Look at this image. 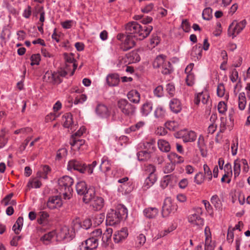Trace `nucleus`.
Returning a JSON list of instances; mask_svg holds the SVG:
<instances>
[{
    "mask_svg": "<svg viewBox=\"0 0 250 250\" xmlns=\"http://www.w3.org/2000/svg\"><path fill=\"white\" fill-rule=\"evenodd\" d=\"M152 29L153 27L151 25H141L136 21L129 22L125 25L126 33L140 40H143L147 37Z\"/></svg>",
    "mask_w": 250,
    "mask_h": 250,
    "instance_id": "f257e3e1",
    "label": "nucleus"
},
{
    "mask_svg": "<svg viewBox=\"0 0 250 250\" xmlns=\"http://www.w3.org/2000/svg\"><path fill=\"white\" fill-rule=\"evenodd\" d=\"M127 210L123 205H118L115 209H110L107 214L106 221L109 226L119 223L124 217H126Z\"/></svg>",
    "mask_w": 250,
    "mask_h": 250,
    "instance_id": "f03ea898",
    "label": "nucleus"
},
{
    "mask_svg": "<svg viewBox=\"0 0 250 250\" xmlns=\"http://www.w3.org/2000/svg\"><path fill=\"white\" fill-rule=\"evenodd\" d=\"M74 183L73 179L68 176H64L58 180L59 189L63 195L64 199H69L72 195L73 188L72 186Z\"/></svg>",
    "mask_w": 250,
    "mask_h": 250,
    "instance_id": "7ed1b4c3",
    "label": "nucleus"
},
{
    "mask_svg": "<svg viewBox=\"0 0 250 250\" xmlns=\"http://www.w3.org/2000/svg\"><path fill=\"white\" fill-rule=\"evenodd\" d=\"M117 106L121 112L125 116L131 117L135 114L136 107L127 100L121 99L117 102Z\"/></svg>",
    "mask_w": 250,
    "mask_h": 250,
    "instance_id": "20e7f679",
    "label": "nucleus"
},
{
    "mask_svg": "<svg viewBox=\"0 0 250 250\" xmlns=\"http://www.w3.org/2000/svg\"><path fill=\"white\" fill-rule=\"evenodd\" d=\"M166 57L163 55H160L156 57L153 62L154 68H158L162 67V73L164 74H168L170 73V62L166 61Z\"/></svg>",
    "mask_w": 250,
    "mask_h": 250,
    "instance_id": "39448f33",
    "label": "nucleus"
},
{
    "mask_svg": "<svg viewBox=\"0 0 250 250\" xmlns=\"http://www.w3.org/2000/svg\"><path fill=\"white\" fill-rule=\"evenodd\" d=\"M247 22L244 20L239 22L233 21L229 26L228 29V35L232 38L238 35L245 27Z\"/></svg>",
    "mask_w": 250,
    "mask_h": 250,
    "instance_id": "423d86ee",
    "label": "nucleus"
},
{
    "mask_svg": "<svg viewBox=\"0 0 250 250\" xmlns=\"http://www.w3.org/2000/svg\"><path fill=\"white\" fill-rule=\"evenodd\" d=\"M67 169L71 171L76 170L81 173H84L87 170V165L82 161L72 159L68 163Z\"/></svg>",
    "mask_w": 250,
    "mask_h": 250,
    "instance_id": "0eeeda50",
    "label": "nucleus"
},
{
    "mask_svg": "<svg viewBox=\"0 0 250 250\" xmlns=\"http://www.w3.org/2000/svg\"><path fill=\"white\" fill-rule=\"evenodd\" d=\"M177 209V205L172 202L170 199H167L165 201L163 206L162 215L164 217H167L169 214L174 213Z\"/></svg>",
    "mask_w": 250,
    "mask_h": 250,
    "instance_id": "6e6552de",
    "label": "nucleus"
},
{
    "mask_svg": "<svg viewBox=\"0 0 250 250\" xmlns=\"http://www.w3.org/2000/svg\"><path fill=\"white\" fill-rule=\"evenodd\" d=\"M58 235L61 239L69 241L74 237L75 232L74 229L64 226L61 229Z\"/></svg>",
    "mask_w": 250,
    "mask_h": 250,
    "instance_id": "1a4fd4ad",
    "label": "nucleus"
},
{
    "mask_svg": "<svg viewBox=\"0 0 250 250\" xmlns=\"http://www.w3.org/2000/svg\"><path fill=\"white\" fill-rule=\"evenodd\" d=\"M70 144L74 150H77L81 152L87 148V146L85 144V140L74 137V135H72Z\"/></svg>",
    "mask_w": 250,
    "mask_h": 250,
    "instance_id": "9d476101",
    "label": "nucleus"
},
{
    "mask_svg": "<svg viewBox=\"0 0 250 250\" xmlns=\"http://www.w3.org/2000/svg\"><path fill=\"white\" fill-rule=\"evenodd\" d=\"M98 240L93 237H89L82 243L80 245V250H94L98 247Z\"/></svg>",
    "mask_w": 250,
    "mask_h": 250,
    "instance_id": "9b49d317",
    "label": "nucleus"
},
{
    "mask_svg": "<svg viewBox=\"0 0 250 250\" xmlns=\"http://www.w3.org/2000/svg\"><path fill=\"white\" fill-rule=\"evenodd\" d=\"M128 235V229L126 228H122L120 230L115 231L113 235L114 241L116 243H122L125 241Z\"/></svg>",
    "mask_w": 250,
    "mask_h": 250,
    "instance_id": "f8f14e48",
    "label": "nucleus"
},
{
    "mask_svg": "<svg viewBox=\"0 0 250 250\" xmlns=\"http://www.w3.org/2000/svg\"><path fill=\"white\" fill-rule=\"evenodd\" d=\"M65 62L66 63V69L68 70L69 67H70V64H71L73 67V70L71 73L70 75L72 76L74 74L75 70L77 67V64L76 63V61L75 60L73 54L64 53L63 54Z\"/></svg>",
    "mask_w": 250,
    "mask_h": 250,
    "instance_id": "ddd939ff",
    "label": "nucleus"
},
{
    "mask_svg": "<svg viewBox=\"0 0 250 250\" xmlns=\"http://www.w3.org/2000/svg\"><path fill=\"white\" fill-rule=\"evenodd\" d=\"M132 35H127L125 37L124 42L121 44L120 48L124 51H126L133 48L135 45V42Z\"/></svg>",
    "mask_w": 250,
    "mask_h": 250,
    "instance_id": "4468645a",
    "label": "nucleus"
},
{
    "mask_svg": "<svg viewBox=\"0 0 250 250\" xmlns=\"http://www.w3.org/2000/svg\"><path fill=\"white\" fill-rule=\"evenodd\" d=\"M177 178L173 174L167 175L164 176L160 181V187L165 189L167 187L168 185H172L173 182H177Z\"/></svg>",
    "mask_w": 250,
    "mask_h": 250,
    "instance_id": "2eb2a0df",
    "label": "nucleus"
},
{
    "mask_svg": "<svg viewBox=\"0 0 250 250\" xmlns=\"http://www.w3.org/2000/svg\"><path fill=\"white\" fill-rule=\"evenodd\" d=\"M62 205V201L58 196L50 197L47 203V207L51 209L60 208Z\"/></svg>",
    "mask_w": 250,
    "mask_h": 250,
    "instance_id": "dca6fc26",
    "label": "nucleus"
},
{
    "mask_svg": "<svg viewBox=\"0 0 250 250\" xmlns=\"http://www.w3.org/2000/svg\"><path fill=\"white\" fill-rule=\"evenodd\" d=\"M202 48L201 44L194 46L190 52L191 58L194 61L200 60L202 57Z\"/></svg>",
    "mask_w": 250,
    "mask_h": 250,
    "instance_id": "f3484780",
    "label": "nucleus"
},
{
    "mask_svg": "<svg viewBox=\"0 0 250 250\" xmlns=\"http://www.w3.org/2000/svg\"><path fill=\"white\" fill-rule=\"evenodd\" d=\"M183 140L184 142H192L195 141L197 136L196 133L193 131L183 130L181 132Z\"/></svg>",
    "mask_w": 250,
    "mask_h": 250,
    "instance_id": "a211bd4d",
    "label": "nucleus"
},
{
    "mask_svg": "<svg viewBox=\"0 0 250 250\" xmlns=\"http://www.w3.org/2000/svg\"><path fill=\"white\" fill-rule=\"evenodd\" d=\"M112 163L111 161L107 157H103L100 166V169L104 173H106L111 170Z\"/></svg>",
    "mask_w": 250,
    "mask_h": 250,
    "instance_id": "6ab92c4d",
    "label": "nucleus"
},
{
    "mask_svg": "<svg viewBox=\"0 0 250 250\" xmlns=\"http://www.w3.org/2000/svg\"><path fill=\"white\" fill-rule=\"evenodd\" d=\"M106 83L110 86H116L120 82L119 76L117 74H109L106 77Z\"/></svg>",
    "mask_w": 250,
    "mask_h": 250,
    "instance_id": "aec40b11",
    "label": "nucleus"
},
{
    "mask_svg": "<svg viewBox=\"0 0 250 250\" xmlns=\"http://www.w3.org/2000/svg\"><path fill=\"white\" fill-rule=\"evenodd\" d=\"M144 215L148 219L155 218L158 214L159 210L155 207H148L144 210Z\"/></svg>",
    "mask_w": 250,
    "mask_h": 250,
    "instance_id": "412c9836",
    "label": "nucleus"
},
{
    "mask_svg": "<svg viewBox=\"0 0 250 250\" xmlns=\"http://www.w3.org/2000/svg\"><path fill=\"white\" fill-rule=\"evenodd\" d=\"M209 96L206 92H200L197 94L195 97L194 103L196 105H199L200 102H201L203 104H206L208 103L209 99Z\"/></svg>",
    "mask_w": 250,
    "mask_h": 250,
    "instance_id": "4be33fe9",
    "label": "nucleus"
},
{
    "mask_svg": "<svg viewBox=\"0 0 250 250\" xmlns=\"http://www.w3.org/2000/svg\"><path fill=\"white\" fill-rule=\"evenodd\" d=\"M157 179V177L156 174H149L146 179L144 184L143 188L144 189L146 190L151 187L155 183Z\"/></svg>",
    "mask_w": 250,
    "mask_h": 250,
    "instance_id": "5701e85b",
    "label": "nucleus"
},
{
    "mask_svg": "<svg viewBox=\"0 0 250 250\" xmlns=\"http://www.w3.org/2000/svg\"><path fill=\"white\" fill-rule=\"evenodd\" d=\"M188 221L192 224L197 226H201L204 224V220L201 216L197 213H194L189 216Z\"/></svg>",
    "mask_w": 250,
    "mask_h": 250,
    "instance_id": "b1692460",
    "label": "nucleus"
},
{
    "mask_svg": "<svg viewBox=\"0 0 250 250\" xmlns=\"http://www.w3.org/2000/svg\"><path fill=\"white\" fill-rule=\"evenodd\" d=\"M128 100L134 104H138L140 101V93L136 90L130 91L127 94Z\"/></svg>",
    "mask_w": 250,
    "mask_h": 250,
    "instance_id": "393cba45",
    "label": "nucleus"
},
{
    "mask_svg": "<svg viewBox=\"0 0 250 250\" xmlns=\"http://www.w3.org/2000/svg\"><path fill=\"white\" fill-rule=\"evenodd\" d=\"M96 113L102 117H106L109 115V111L106 106L103 104H99L96 108Z\"/></svg>",
    "mask_w": 250,
    "mask_h": 250,
    "instance_id": "a878e982",
    "label": "nucleus"
},
{
    "mask_svg": "<svg viewBox=\"0 0 250 250\" xmlns=\"http://www.w3.org/2000/svg\"><path fill=\"white\" fill-rule=\"evenodd\" d=\"M104 205V200L102 197L97 196L91 203V206L96 210L101 209Z\"/></svg>",
    "mask_w": 250,
    "mask_h": 250,
    "instance_id": "bb28decb",
    "label": "nucleus"
},
{
    "mask_svg": "<svg viewBox=\"0 0 250 250\" xmlns=\"http://www.w3.org/2000/svg\"><path fill=\"white\" fill-rule=\"evenodd\" d=\"M171 110L176 113L179 112L182 109L181 104L177 99H172L169 103Z\"/></svg>",
    "mask_w": 250,
    "mask_h": 250,
    "instance_id": "cd10ccee",
    "label": "nucleus"
},
{
    "mask_svg": "<svg viewBox=\"0 0 250 250\" xmlns=\"http://www.w3.org/2000/svg\"><path fill=\"white\" fill-rule=\"evenodd\" d=\"M83 200L85 203L92 202L96 197L95 196V190L93 188H88L85 193L83 195Z\"/></svg>",
    "mask_w": 250,
    "mask_h": 250,
    "instance_id": "c85d7f7f",
    "label": "nucleus"
},
{
    "mask_svg": "<svg viewBox=\"0 0 250 250\" xmlns=\"http://www.w3.org/2000/svg\"><path fill=\"white\" fill-rule=\"evenodd\" d=\"M152 110V104L150 102H146L144 104L141 108L140 112L142 116H147Z\"/></svg>",
    "mask_w": 250,
    "mask_h": 250,
    "instance_id": "c756f323",
    "label": "nucleus"
},
{
    "mask_svg": "<svg viewBox=\"0 0 250 250\" xmlns=\"http://www.w3.org/2000/svg\"><path fill=\"white\" fill-rule=\"evenodd\" d=\"M41 186V182L37 178L30 179L27 184L26 190L27 191L32 188H40Z\"/></svg>",
    "mask_w": 250,
    "mask_h": 250,
    "instance_id": "7c9ffc66",
    "label": "nucleus"
},
{
    "mask_svg": "<svg viewBox=\"0 0 250 250\" xmlns=\"http://www.w3.org/2000/svg\"><path fill=\"white\" fill-rule=\"evenodd\" d=\"M63 126L64 127H71L73 123L72 115L71 113H66L62 116Z\"/></svg>",
    "mask_w": 250,
    "mask_h": 250,
    "instance_id": "2f4dec72",
    "label": "nucleus"
},
{
    "mask_svg": "<svg viewBox=\"0 0 250 250\" xmlns=\"http://www.w3.org/2000/svg\"><path fill=\"white\" fill-rule=\"evenodd\" d=\"M76 189L77 193L80 195H83L88 189L85 182H78L76 186Z\"/></svg>",
    "mask_w": 250,
    "mask_h": 250,
    "instance_id": "473e14b6",
    "label": "nucleus"
},
{
    "mask_svg": "<svg viewBox=\"0 0 250 250\" xmlns=\"http://www.w3.org/2000/svg\"><path fill=\"white\" fill-rule=\"evenodd\" d=\"M158 146L162 151L167 152L170 150V146L168 142L164 140H159Z\"/></svg>",
    "mask_w": 250,
    "mask_h": 250,
    "instance_id": "72a5a7b5",
    "label": "nucleus"
},
{
    "mask_svg": "<svg viewBox=\"0 0 250 250\" xmlns=\"http://www.w3.org/2000/svg\"><path fill=\"white\" fill-rule=\"evenodd\" d=\"M247 104L246 97L244 92H241L238 95V107L241 110H243Z\"/></svg>",
    "mask_w": 250,
    "mask_h": 250,
    "instance_id": "f704fd0d",
    "label": "nucleus"
},
{
    "mask_svg": "<svg viewBox=\"0 0 250 250\" xmlns=\"http://www.w3.org/2000/svg\"><path fill=\"white\" fill-rule=\"evenodd\" d=\"M23 219L22 217H19L17 219L16 223L13 226V230L16 234H18L21 231L23 225Z\"/></svg>",
    "mask_w": 250,
    "mask_h": 250,
    "instance_id": "c9c22d12",
    "label": "nucleus"
},
{
    "mask_svg": "<svg viewBox=\"0 0 250 250\" xmlns=\"http://www.w3.org/2000/svg\"><path fill=\"white\" fill-rule=\"evenodd\" d=\"M210 202L216 209L220 210L222 208V204L217 195H213L211 198Z\"/></svg>",
    "mask_w": 250,
    "mask_h": 250,
    "instance_id": "e433bc0d",
    "label": "nucleus"
},
{
    "mask_svg": "<svg viewBox=\"0 0 250 250\" xmlns=\"http://www.w3.org/2000/svg\"><path fill=\"white\" fill-rule=\"evenodd\" d=\"M55 232L54 231H50L46 234L43 235L41 237V241H42L44 244L47 245L54 237Z\"/></svg>",
    "mask_w": 250,
    "mask_h": 250,
    "instance_id": "4c0bfd02",
    "label": "nucleus"
},
{
    "mask_svg": "<svg viewBox=\"0 0 250 250\" xmlns=\"http://www.w3.org/2000/svg\"><path fill=\"white\" fill-rule=\"evenodd\" d=\"M51 169L49 166L45 165L42 166V170L38 172L37 176L39 177L43 178L44 179L47 178V174L50 171Z\"/></svg>",
    "mask_w": 250,
    "mask_h": 250,
    "instance_id": "58836bf2",
    "label": "nucleus"
},
{
    "mask_svg": "<svg viewBox=\"0 0 250 250\" xmlns=\"http://www.w3.org/2000/svg\"><path fill=\"white\" fill-rule=\"evenodd\" d=\"M233 171L234 178H236L239 175L241 171L240 160L239 159L235 160L234 162Z\"/></svg>",
    "mask_w": 250,
    "mask_h": 250,
    "instance_id": "ea45409f",
    "label": "nucleus"
},
{
    "mask_svg": "<svg viewBox=\"0 0 250 250\" xmlns=\"http://www.w3.org/2000/svg\"><path fill=\"white\" fill-rule=\"evenodd\" d=\"M169 158L171 162L175 164H181L184 162V159L175 153H172L169 155Z\"/></svg>",
    "mask_w": 250,
    "mask_h": 250,
    "instance_id": "a19ab883",
    "label": "nucleus"
},
{
    "mask_svg": "<svg viewBox=\"0 0 250 250\" xmlns=\"http://www.w3.org/2000/svg\"><path fill=\"white\" fill-rule=\"evenodd\" d=\"M206 177L202 172H198L194 176V182L197 185H201L204 182Z\"/></svg>",
    "mask_w": 250,
    "mask_h": 250,
    "instance_id": "79ce46f5",
    "label": "nucleus"
},
{
    "mask_svg": "<svg viewBox=\"0 0 250 250\" xmlns=\"http://www.w3.org/2000/svg\"><path fill=\"white\" fill-rule=\"evenodd\" d=\"M137 157L140 161H146L149 159L150 154L146 151H141L137 153Z\"/></svg>",
    "mask_w": 250,
    "mask_h": 250,
    "instance_id": "37998d69",
    "label": "nucleus"
},
{
    "mask_svg": "<svg viewBox=\"0 0 250 250\" xmlns=\"http://www.w3.org/2000/svg\"><path fill=\"white\" fill-rule=\"evenodd\" d=\"M166 111L161 106H158L155 110L154 116L157 118H163L165 117Z\"/></svg>",
    "mask_w": 250,
    "mask_h": 250,
    "instance_id": "c03bdc74",
    "label": "nucleus"
},
{
    "mask_svg": "<svg viewBox=\"0 0 250 250\" xmlns=\"http://www.w3.org/2000/svg\"><path fill=\"white\" fill-rule=\"evenodd\" d=\"M176 229V227L174 226L173 225H170L169 227H168L167 229H165L164 230H162L160 231H159L158 233V236L160 237H163L166 235H167L168 234L175 230Z\"/></svg>",
    "mask_w": 250,
    "mask_h": 250,
    "instance_id": "a18cd8bd",
    "label": "nucleus"
},
{
    "mask_svg": "<svg viewBox=\"0 0 250 250\" xmlns=\"http://www.w3.org/2000/svg\"><path fill=\"white\" fill-rule=\"evenodd\" d=\"M212 10L210 7L205 8L202 13V17L204 20H209L212 17Z\"/></svg>",
    "mask_w": 250,
    "mask_h": 250,
    "instance_id": "49530a36",
    "label": "nucleus"
},
{
    "mask_svg": "<svg viewBox=\"0 0 250 250\" xmlns=\"http://www.w3.org/2000/svg\"><path fill=\"white\" fill-rule=\"evenodd\" d=\"M203 169L204 171V176L208 181L211 180L212 178V174L209 167L207 164H204L203 166Z\"/></svg>",
    "mask_w": 250,
    "mask_h": 250,
    "instance_id": "de8ad7c7",
    "label": "nucleus"
},
{
    "mask_svg": "<svg viewBox=\"0 0 250 250\" xmlns=\"http://www.w3.org/2000/svg\"><path fill=\"white\" fill-rule=\"evenodd\" d=\"M67 154V150L65 148L59 149L56 154V159L61 160L62 158L65 157Z\"/></svg>",
    "mask_w": 250,
    "mask_h": 250,
    "instance_id": "09e8293b",
    "label": "nucleus"
},
{
    "mask_svg": "<svg viewBox=\"0 0 250 250\" xmlns=\"http://www.w3.org/2000/svg\"><path fill=\"white\" fill-rule=\"evenodd\" d=\"M112 233V229L109 228L106 229V232H104L102 236V241L104 243H107L111 239Z\"/></svg>",
    "mask_w": 250,
    "mask_h": 250,
    "instance_id": "8fccbe9b",
    "label": "nucleus"
},
{
    "mask_svg": "<svg viewBox=\"0 0 250 250\" xmlns=\"http://www.w3.org/2000/svg\"><path fill=\"white\" fill-rule=\"evenodd\" d=\"M166 127L170 130L174 131L178 128V123L175 121H168L165 124Z\"/></svg>",
    "mask_w": 250,
    "mask_h": 250,
    "instance_id": "3c124183",
    "label": "nucleus"
},
{
    "mask_svg": "<svg viewBox=\"0 0 250 250\" xmlns=\"http://www.w3.org/2000/svg\"><path fill=\"white\" fill-rule=\"evenodd\" d=\"M53 77L54 72L53 73L51 71H47L43 76V81L46 82L53 83Z\"/></svg>",
    "mask_w": 250,
    "mask_h": 250,
    "instance_id": "603ef678",
    "label": "nucleus"
},
{
    "mask_svg": "<svg viewBox=\"0 0 250 250\" xmlns=\"http://www.w3.org/2000/svg\"><path fill=\"white\" fill-rule=\"evenodd\" d=\"M227 119L225 117L220 118V124L219 125V132L223 133L227 129Z\"/></svg>",
    "mask_w": 250,
    "mask_h": 250,
    "instance_id": "864d4df0",
    "label": "nucleus"
},
{
    "mask_svg": "<svg viewBox=\"0 0 250 250\" xmlns=\"http://www.w3.org/2000/svg\"><path fill=\"white\" fill-rule=\"evenodd\" d=\"M146 236L143 234H140L136 238V244L137 247H140L142 246L146 242Z\"/></svg>",
    "mask_w": 250,
    "mask_h": 250,
    "instance_id": "5fc2aeb1",
    "label": "nucleus"
},
{
    "mask_svg": "<svg viewBox=\"0 0 250 250\" xmlns=\"http://www.w3.org/2000/svg\"><path fill=\"white\" fill-rule=\"evenodd\" d=\"M30 60L31 65H38L41 61L40 55L39 54H33L31 56Z\"/></svg>",
    "mask_w": 250,
    "mask_h": 250,
    "instance_id": "6e6d98bb",
    "label": "nucleus"
},
{
    "mask_svg": "<svg viewBox=\"0 0 250 250\" xmlns=\"http://www.w3.org/2000/svg\"><path fill=\"white\" fill-rule=\"evenodd\" d=\"M227 110V106L224 102H220L218 104V110L220 114H224Z\"/></svg>",
    "mask_w": 250,
    "mask_h": 250,
    "instance_id": "4d7b16f0",
    "label": "nucleus"
},
{
    "mask_svg": "<svg viewBox=\"0 0 250 250\" xmlns=\"http://www.w3.org/2000/svg\"><path fill=\"white\" fill-rule=\"evenodd\" d=\"M72 227H73L71 228L74 229L75 231L76 230H78L82 228V223L79 218H76L73 221Z\"/></svg>",
    "mask_w": 250,
    "mask_h": 250,
    "instance_id": "13d9d810",
    "label": "nucleus"
},
{
    "mask_svg": "<svg viewBox=\"0 0 250 250\" xmlns=\"http://www.w3.org/2000/svg\"><path fill=\"white\" fill-rule=\"evenodd\" d=\"M145 125V122L143 121H140L136 123L135 125L130 126V129L132 131H136L142 128Z\"/></svg>",
    "mask_w": 250,
    "mask_h": 250,
    "instance_id": "bf43d9fd",
    "label": "nucleus"
},
{
    "mask_svg": "<svg viewBox=\"0 0 250 250\" xmlns=\"http://www.w3.org/2000/svg\"><path fill=\"white\" fill-rule=\"evenodd\" d=\"M102 231L101 229H95L94 231L92 232L91 233L90 237H93L98 240L99 241V238H100L102 236Z\"/></svg>",
    "mask_w": 250,
    "mask_h": 250,
    "instance_id": "052dcab7",
    "label": "nucleus"
},
{
    "mask_svg": "<svg viewBox=\"0 0 250 250\" xmlns=\"http://www.w3.org/2000/svg\"><path fill=\"white\" fill-rule=\"evenodd\" d=\"M187 84L188 86H192L194 83V76L193 73L187 74L186 79Z\"/></svg>",
    "mask_w": 250,
    "mask_h": 250,
    "instance_id": "680f3d73",
    "label": "nucleus"
},
{
    "mask_svg": "<svg viewBox=\"0 0 250 250\" xmlns=\"http://www.w3.org/2000/svg\"><path fill=\"white\" fill-rule=\"evenodd\" d=\"M175 168L174 165L172 163H167L164 167V172L165 173L171 172Z\"/></svg>",
    "mask_w": 250,
    "mask_h": 250,
    "instance_id": "e2e57ef3",
    "label": "nucleus"
},
{
    "mask_svg": "<svg viewBox=\"0 0 250 250\" xmlns=\"http://www.w3.org/2000/svg\"><path fill=\"white\" fill-rule=\"evenodd\" d=\"M49 216L48 214L45 212L42 211L40 212V218H38V222L40 224H42L44 221Z\"/></svg>",
    "mask_w": 250,
    "mask_h": 250,
    "instance_id": "0e129e2a",
    "label": "nucleus"
},
{
    "mask_svg": "<svg viewBox=\"0 0 250 250\" xmlns=\"http://www.w3.org/2000/svg\"><path fill=\"white\" fill-rule=\"evenodd\" d=\"M145 170L148 173V175L155 174L156 168L153 165L149 164L145 166Z\"/></svg>",
    "mask_w": 250,
    "mask_h": 250,
    "instance_id": "69168bd1",
    "label": "nucleus"
},
{
    "mask_svg": "<svg viewBox=\"0 0 250 250\" xmlns=\"http://www.w3.org/2000/svg\"><path fill=\"white\" fill-rule=\"evenodd\" d=\"M225 87L223 83H219L218 85L217 93L218 96L222 97L225 94Z\"/></svg>",
    "mask_w": 250,
    "mask_h": 250,
    "instance_id": "338daca9",
    "label": "nucleus"
},
{
    "mask_svg": "<svg viewBox=\"0 0 250 250\" xmlns=\"http://www.w3.org/2000/svg\"><path fill=\"white\" fill-rule=\"evenodd\" d=\"M154 95L158 97H161L163 95V87L161 85H159L156 87L154 90Z\"/></svg>",
    "mask_w": 250,
    "mask_h": 250,
    "instance_id": "774afa93",
    "label": "nucleus"
}]
</instances>
